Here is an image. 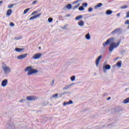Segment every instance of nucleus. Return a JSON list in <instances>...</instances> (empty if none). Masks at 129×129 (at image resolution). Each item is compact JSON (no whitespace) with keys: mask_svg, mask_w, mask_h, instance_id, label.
Here are the masks:
<instances>
[{"mask_svg":"<svg viewBox=\"0 0 129 129\" xmlns=\"http://www.w3.org/2000/svg\"><path fill=\"white\" fill-rule=\"evenodd\" d=\"M114 41H115L114 37L109 38L105 43H103V46L105 47V46L108 45V44H110L109 47V52H112L113 49L117 48V47L120 45V40H119L116 43H115Z\"/></svg>","mask_w":129,"mask_h":129,"instance_id":"1","label":"nucleus"},{"mask_svg":"<svg viewBox=\"0 0 129 129\" xmlns=\"http://www.w3.org/2000/svg\"><path fill=\"white\" fill-rule=\"evenodd\" d=\"M25 72H27V71H28L27 73V75L28 76H30V75H33V74H36V73H38V70H35L33 69L31 67H27L25 69Z\"/></svg>","mask_w":129,"mask_h":129,"instance_id":"2","label":"nucleus"},{"mask_svg":"<svg viewBox=\"0 0 129 129\" xmlns=\"http://www.w3.org/2000/svg\"><path fill=\"white\" fill-rule=\"evenodd\" d=\"M26 99L28 100V101H33V100H37L38 98L35 96H28L27 97Z\"/></svg>","mask_w":129,"mask_h":129,"instance_id":"3","label":"nucleus"},{"mask_svg":"<svg viewBox=\"0 0 129 129\" xmlns=\"http://www.w3.org/2000/svg\"><path fill=\"white\" fill-rule=\"evenodd\" d=\"M3 69L5 73H10V72L11 71V69L7 66H3Z\"/></svg>","mask_w":129,"mask_h":129,"instance_id":"4","label":"nucleus"},{"mask_svg":"<svg viewBox=\"0 0 129 129\" xmlns=\"http://www.w3.org/2000/svg\"><path fill=\"white\" fill-rule=\"evenodd\" d=\"M27 56H28V53H25L24 54H21L20 55H18L17 56V58L19 60H22V59H25V58H26V57Z\"/></svg>","mask_w":129,"mask_h":129,"instance_id":"5","label":"nucleus"},{"mask_svg":"<svg viewBox=\"0 0 129 129\" xmlns=\"http://www.w3.org/2000/svg\"><path fill=\"white\" fill-rule=\"evenodd\" d=\"M41 56H42V53H38L37 54H35L33 55V59H39Z\"/></svg>","mask_w":129,"mask_h":129,"instance_id":"6","label":"nucleus"},{"mask_svg":"<svg viewBox=\"0 0 129 129\" xmlns=\"http://www.w3.org/2000/svg\"><path fill=\"white\" fill-rule=\"evenodd\" d=\"M8 84V80L5 79L2 82L1 85L3 87H6Z\"/></svg>","mask_w":129,"mask_h":129,"instance_id":"7","label":"nucleus"},{"mask_svg":"<svg viewBox=\"0 0 129 129\" xmlns=\"http://www.w3.org/2000/svg\"><path fill=\"white\" fill-rule=\"evenodd\" d=\"M101 58H102V55H100L96 60V66H98L99 65V61L101 60Z\"/></svg>","mask_w":129,"mask_h":129,"instance_id":"8","label":"nucleus"},{"mask_svg":"<svg viewBox=\"0 0 129 129\" xmlns=\"http://www.w3.org/2000/svg\"><path fill=\"white\" fill-rule=\"evenodd\" d=\"M41 15H42V14L39 13V14H37V15H35V16H32V17H31L29 19V20H35V19H37V18H39V17H40V16H41Z\"/></svg>","mask_w":129,"mask_h":129,"instance_id":"9","label":"nucleus"},{"mask_svg":"<svg viewBox=\"0 0 129 129\" xmlns=\"http://www.w3.org/2000/svg\"><path fill=\"white\" fill-rule=\"evenodd\" d=\"M121 29L120 28H117L113 30L111 34H117V33H120V31Z\"/></svg>","mask_w":129,"mask_h":129,"instance_id":"10","label":"nucleus"},{"mask_svg":"<svg viewBox=\"0 0 129 129\" xmlns=\"http://www.w3.org/2000/svg\"><path fill=\"white\" fill-rule=\"evenodd\" d=\"M24 50H25V48H19L18 47L15 48V51L18 53H20V52H23Z\"/></svg>","mask_w":129,"mask_h":129,"instance_id":"11","label":"nucleus"},{"mask_svg":"<svg viewBox=\"0 0 129 129\" xmlns=\"http://www.w3.org/2000/svg\"><path fill=\"white\" fill-rule=\"evenodd\" d=\"M102 6H103L102 3H99L96 6H95L94 8L96 10V9H98V8H100V7H102Z\"/></svg>","mask_w":129,"mask_h":129,"instance_id":"12","label":"nucleus"},{"mask_svg":"<svg viewBox=\"0 0 129 129\" xmlns=\"http://www.w3.org/2000/svg\"><path fill=\"white\" fill-rule=\"evenodd\" d=\"M78 25L80 27H83L84 26V21L81 20L78 22Z\"/></svg>","mask_w":129,"mask_h":129,"instance_id":"13","label":"nucleus"},{"mask_svg":"<svg viewBox=\"0 0 129 129\" xmlns=\"http://www.w3.org/2000/svg\"><path fill=\"white\" fill-rule=\"evenodd\" d=\"M66 8L68 10H71L72 9V5L71 4H69L66 6Z\"/></svg>","mask_w":129,"mask_h":129,"instance_id":"14","label":"nucleus"},{"mask_svg":"<svg viewBox=\"0 0 129 129\" xmlns=\"http://www.w3.org/2000/svg\"><path fill=\"white\" fill-rule=\"evenodd\" d=\"M83 16L82 15H79L76 17L75 20L76 21H79V20H81Z\"/></svg>","mask_w":129,"mask_h":129,"instance_id":"15","label":"nucleus"},{"mask_svg":"<svg viewBox=\"0 0 129 129\" xmlns=\"http://www.w3.org/2000/svg\"><path fill=\"white\" fill-rule=\"evenodd\" d=\"M12 11L11 9L8 10L7 12V16H10V15H12Z\"/></svg>","mask_w":129,"mask_h":129,"instance_id":"16","label":"nucleus"},{"mask_svg":"<svg viewBox=\"0 0 129 129\" xmlns=\"http://www.w3.org/2000/svg\"><path fill=\"white\" fill-rule=\"evenodd\" d=\"M73 103V101L72 100H70L69 102H67L66 103H63L64 105H68V104H72Z\"/></svg>","mask_w":129,"mask_h":129,"instance_id":"17","label":"nucleus"},{"mask_svg":"<svg viewBox=\"0 0 129 129\" xmlns=\"http://www.w3.org/2000/svg\"><path fill=\"white\" fill-rule=\"evenodd\" d=\"M105 69H106V70H109V69H110V65L106 64L105 66Z\"/></svg>","mask_w":129,"mask_h":129,"instance_id":"18","label":"nucleus"},{"mask_svg":"<svg viewBox=\"0 0 129 129\" xmlns=\"http://www.w3.org/2000/svg\"><path fill=\"white\" fill-rule=\"evenodd\" d=\"M107 15H111L112 14V11L111 10H107L106 12Z\"/></svg>","mask_w":129,"mask_h":129,"instance_id":"19","label":"nucleus"},{"mask_svg":"<svg viewBox=\"0 0 129 129\" xmlns=\"http://www.w3.org/2000/svg\"><path fill=\"white\" fill-rule=\"evenodd\" d=\"M129 102V98H127L126 99L123 100V103L126 104Z\"/></svg>","mask_w":129,"mask_h":129,"instance_id":"20","label":"nucleus"},{"mask_svg":"<svg viewBox=\"0 0 129 129\" xmlns=\"http://www.w3.org/2000/svg\"><path fill=\"white\" fill-rule=\"evenodd\" d=\"M116 66L118 67H121V61L117 62Z\"/></svg>","mask_w":129,"mask_h":129,"instance_id":"21","label":"nucleus"},{"mask_svg":"<svg viewBox=\"0 0 129 129\" xmlns=\"http://www.w3.org/2000/svg\"><path fill=\"white\" fill-rule=\"evenodd\" d=\"M29 11H30V8L25 9L23 12L24 15H26V14H27Z\"/></svg>","mask_w":129,"mask_h":129,"instance_id":"22","label":"nucleus"},{"mask_svg":"<svg viewBox=\"0 0 129 129\" xmlns=\"http://www.w3.org/2000/svg\"><path fill=\"white\" fill-rule=\"evenodd\" d=\"M86 38L87 39V40H90V35L89 34V33L87 34L86 35Z\"/></svg>","mask_w":129,"mask_h":129,"instance_id":"23","label":"nucleus"},{"mask_svg":"<svg viewBox=\"0 0 129 129\" xmlns=\"http://www.w3.org/2000/svg\"><path fill=\"white\" fill-rule=\"evenodd\" d=\"M124 24L129 25V20H126L124 23ZM127 28H128V29H129V26L127 27Z\"/></svg>","mask_w":129,"mask_h":129,"instance_id":"24","label":"nucleus"},{"mask_svg":"<svg viewBox=\"0 0 129 129\" xmlns=\"http://www.w3.org/2000/svg\"><path fill=\"white\" fill-rule=\"evenodd\" d=\"M80 6V4H78V5H75L73 8L74 10L77 9V8H78V7H79Z\"/></svg>","mask_w":129,"mask_h":129,"instance_id":"25","label":"nucleus"},{"mask_svg":"<svg viewBox=\"0 0 129 129\" xmlns=\"http://www.w3.org/2000/svg\"><path fill=\"white\" fill-rule=\"evenodd\" d=\"M48 21L49 22V23H52V22H53V18H48Z\"/></svg>","mask_w":129,"mask_h":129,"instance_id":"26","label":"nucleus"},{"mask_svg":"<svg viewBox=\"0 0 129 129\" xmlns=\"http://www.w3.org/2000/svg\"><path fill=\"white\" fill-rule=\"evenodd\" d=\"M14 7V4L9 5L8 7V9H12Z\"/></svg>","mask_w":129,"mask_h":129,"instance_id":"27","label":"nucleus"},{"mask_svg":"<svg viewBox=\"0 0 129 129\" xmlns=\"http://www.w3.org/2000/svg\"><path fill=\"white\" fill-rule=\"evenodd\" d=\"M79 11H84V8L83 6L79 7Z\"/></svg>","mask_w":129,"mask_h":129,"instance_id":"28","label":"nucleus"},{"mask_svg":"<svg viewBox=\"0 0 129 129\" xmlns=\"http://www.w3.org/2000/svg\"><path fill=\"white\" fill-rule=\"evenodd\" d=\"M71 81H74L75 80V76H74L71 78Z\"/></svg>","mask_w":129,"mask_h":129,"instance_id":"29","label":"nucleus"},{"mask_svg":"<svg viewBox=\"0 0 129 129\" xmlns=\"http://www.w3.org/2000/svg\"><path fill=\"white\" fill-rule=\"evenodd\" d=\"M22 38H23L22 36H20V37H15V40H20Z\"/></svg>","mask_w":129,"mask_h":129,"instance_id":"30","label":"nucleus"},{"mask_svg":"<svg viewBox=\"0 0 129 129\" xmlns=\"http://www.w3.org/2000/svg\"><path fill=\"white\" fill-rule=\"evenodd\" d=\"M83 7H84L85 8H86V7H87V3H85L83 4Z\"/></svg>","mask_w":129,"mask_h":129,"instance_id":"31","label":"nucleus"},{"mask_svg":"<svg viewBox=\"0 0 129 129\" xmlns=\"http://www.w3.org/2000/svg\"><path fill=\"white\" fill-rule=\"evenodd\" d=\"M10 26H11V27H14L15 24H14V23H13V22H11L10 24Z\"/></svg>","mask_w":129,"mask_h":129,"instance_id":"32","label":"nucleus"},{"mask_svg":"<svg viewBox=\"0 0 129 129\" xmlns=\"http://www.w3.org/2000/svg\"><path fill=\"white\" fill-rule=\"evenodd\" d=\"M127 8V6L125 5V6H122L121 7V9H126Z\"/></svg>","mask_w":129,"mask_h":129,"instance_id":"33","label":"nucleus"},{"mask_svg":"<svg viewBox=\"0 0 129 129\" xmlns=\"http://www.w3.org/2000/svg\"><path fill=\"white\" fill-rule=\"evenodd\" d=\"M93 9H92V8H89L88 9V12H92Z\"/></svg>","mask_w":129,"mask_h":129,"instance_id":"34","label":"nucleus"},{"mask_svg":"<svg viewBox=\"0 0 129 129\" xmlns=\"http://www.w3.org/2000/svg\"><path fill=\"white\" fill-rule=\"evenodd\" d=\"M37 3H38V1H35L32 3V5H36V4H37Z\"/></svg>","mask_w":129,"mask_h":129,"instance_id":"35","label":"nucleus"},{"mask_svg":"<svg viewBox=\"0 0 129 129\" xmlns=\"http://www.w3.org/2000/svg\"><path fill=\"white\" fill-rule=\"evenodd\" d=\"M126 18H129V11L126 14Z\"/></svg>","mask_w":129,"mask_h":129,"instance_id":"36","label":"nucleus"},{"mask_svg":"<svg viewBox=\"0 0 129 129\" xmlns=\"http://www.w3.org/2000/svg\"><path fill=\"white\" fill-rule=\"evenodd\" d=\"M57 96H58V94H55L52 95V97H53V98L57 97Z\"/></svg>","mask_w":129,"mask_h":129,"instance_id":"37","label":"nucleus"},{"mask_svg":"<svg viewBox=\"0 0 129 129\" xmlns=\"http://www.w3.org/2000/svg\"><path fill=\"white\" fill-rule=\"evenodd\" d=\"M35 14H37V11H34V12H33L32 14H31V15H35Z\"/></svg>","mask_w":129,"mask_h":129,"instance_id":"38","label":"nucleus"},{"mask_svg":"<svg viewBox=\"0 0 129 129\" xmlns=\"http://www.w3.org/2000/svg\"><path fill=\"white\" fill-rule=\"evenodd\" d=\"M111 99V98L110 97H109L107 99V100H110V99Z\"/></svg>","mask_w":129,"mask_h":129,"instance_id":"39","label":"nucleus"},{"mask_svg":"<svg viewBox=\"0 0 129 129\" xmlns=\"http://www.w3.org/2000/svg\"><path fill=\"white\" fill-rule=\"evenodd\" d=\"M2 4H3V1L0 2V6H2Z\"/></svg>","mask_w":129,"mask_h":129,"instance_id":"40","label":"nucleus"},{"mask_svg":"<svg viewBox=\"0 0 129 129\" xmlns=\"http://www.w3.org/2000/svg\"><path fill=\"white\" fill-rule=\"evenodd\" d=\"M117 17H119V16H120V14L119 13H118V14H117Z\"/></svg>","mask_w":129,"mask_h":129,"instance_id":"41","label":"nucleus"},{"mask_svg":"<svg viewBox=\"0 0 129 129\" xmlns=\"http://www.w3.org/2000/svg\"><path fill=\"white\" fill-rule=\"evenodd\" d=\"M67 17H70V14L67 15Z\"/></svg>","mask_w":129,"mask_h":129,"instance_id":"42","label":"nucleus"},{"mask_svg":"<svg viewBox=\"0 0 129 129\" xmlns=\"http://www.w3.org/2000/svg\"><path fill=\"white\" fill-rule=\"evenodd\" d=\"M23 100H22L20 101V102H23Z\"/></svg>","mask_w":129,"mask_h":129,"instance_id":"43","label":"nucleus"},{"mask_svg":"<svg viewBox=\"0 0 129 129\" xmlns=\"http://www.w3.org/2000/svg\"><path fill=\"white\" fill-rule=\"evenodd\" d=\"M52 83L54 84V80H52Z\"/></svg>","mask_w":129,"mask_h":129,"instance_id":"44","label":"nucleus"},{"mask_svg":"<svg viewBox=\"0 0 129 129\" xmlns=\"http://www.w3.org/2000/svg\"><path fill=\"white\" fill-rule=\"evenodd\" d=\"M38 48L40 49H41V47H39Z\"/></svg>","mask_w":129,"mask_h":129,"instance_id":"45","label":"nucleus"}]
</instances>
